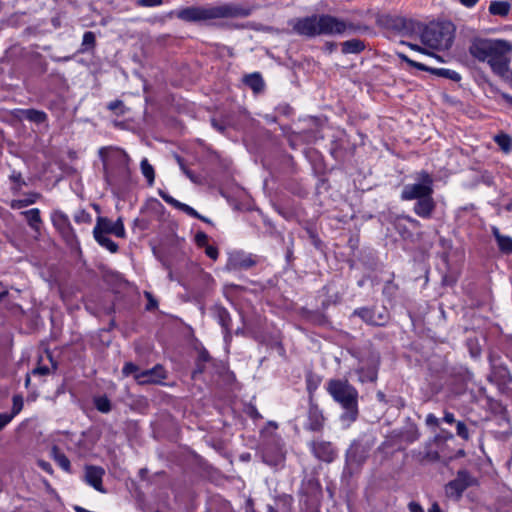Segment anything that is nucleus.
Here are the masks:
<instances>
[{
  "label": "nucleus",
  "instance_id": "nucleus-28",
  "mask_svg": "<svg viewBox=\"0 0 512 512\" xmlns=\"http://www.w3.org/2000/svg\"><path fill=\"white\" fill-rule=\"evenodd\" d=\"M305 383H306V390L308 392V401H315L314 393L318 389V387L321 383V378L312 373H308L305 378Z\"/></svg>",
  "mask_w": 512,
  "mask_h": 512
},
{
  "label": "nucleus",
  "instance_id": "nucleus-59",
  "mask_svg": "<svg viewBox=\"0 0 512 512\" xmlns=\"http://www.w3.org/2000/svg\"><path fill=\"white\" fill-rule=\"evenodd\" d=\"M443 421L448 424H453L456 422L454 414L448 411L444 413Z\"/></svg>",
  "mask_w": 512,
  "mask_h": 512
},
{
  "label": "nucleus",
  "instance_id": "nucleus-10",
  "mask_svg": "<svg viewBox=\"0 0 512 512\" xmlns=\"http://www.w3.org/2000/svg\"><path fill=\"white\" fill-rule=\"evenodd\" d=\"M312 455L319 461L331 463L338 456V450L330 441L322 439L312 440L308 443Z\"/></svg>",
  "mask_w": 512,
  "mask_h": 512
},
{
  "label": "nucleus",
  "instance_id": "nucleus-41",
  "mask_svg": "<svg viewBox=\"0 0 512 512\" xmlns=\"http://www.w3.org/2000/svg\"><path fill=\"white\" fill-rule=\"evenodd\" d=\"M397 56L404 62H406L408 65H410L411 67H414V68H417L421 71H424V70H427L428 69V66H426L425 64L423 63H420V62H416L412 59H410L406 54L404 53H397Z\"/></svg>",
  "mask_w": 512,
  "mask_h": 512
},
{
  "label": "nucleus",
  "instance_id": "nucleus-14",
  "mask_svg": "<svg viewBox=\"0 0 512 512\" xmlns=\"http://www.w3.org/2000/svg\"><path fill=\"white\" fill-rule=\"evenodd\" d=\"M371 445L367 442L354 441L346 452V463L349 466H361L369 456Z\"/></svg>",
  "mask_w": 512,
  "mask_h": 512
},
{
  "label": "nucleus",
  "instance_id": "nucleus-39",
  "mask_svg": "<svg viewBox=\"0 0 512 512\" xmlns=\"http://www.w3.org/2000/svg\"><path fill=\"white\" fill-rule=\"evenodd\" d=\"M74 221L77 224H90L92 222V216L86 210L81 209L74 214Z\"/></svg>",
  "mask_w": 512,
  "mask_h": 512
},
{
  "label": "nucleus",
  "instance_id": "nucleus-40",
  "mask_svg": "<svg viewBox=\"0 0 512 512\" xmlns=\"http://www.w3.org/2000/svg\"><path fill=\"white\" fill-rule=\"evenodd\" d=\"M211 360V357L207 350H202L199 352L198 361H197V369L194 371L196 373H202L204 371L203 363H206Z\"/></svg>",
  "mask_w": 512,
  "mask_h": 512
},
{
  "label": "nucleus",
  "instance_id": "nucleus-20",
  "mask_svg": "<svg viewBox=\"0 0 512 512\" xmlns=\"http://www.w3.org/2000/svg\"><path fill=\"white\" fill-rule=\"evenodd\" d=\"M214 317L217 322L221 325L224 332V340L230 341L231 339V316L228 310L222 306H215L213 309Z\"/></svg>",
  "mask_w": 512,
  "mask_h": 512
},
{
  "label": "nucleus",
  "instance_id": "nucleus-5",
  "mask_svg": "<svg viewBox=\"0 0 512 512\" xmlns=\"http://www.w3.org/2000/svg\"><path fill=\"white\" fill-rule=\"evenodd\" d=\"M452 32L443 26L426 27L422 34L421 40L424 45L433 49H449L453 43Z\"/></svg>",
  "mask_w": 512,
  "mask_h": 512
},
{
  "label": "nucleus",
  "instance_id": "nucleus-12",
  "mask_svg": "<svg viewBox=\"0 0 512 512\" xmlns=\"http://www.w3.org/2000/svg\"><path fill=\"white\" fill-rule=\"evenodd\" d=\"M51 221L55 229L68 244L76 242L77 236L67 214L61 210H54L51 213Z\"/></svg>",
  "mask_w": 512,
  "mask_h": 512
},
{
  "label": "nucleus",
  "instance_id": "nucleus-61",
  "mask_svg": "<svg viewBox=\"0 0 512 512\" xmlns=\"http://www.w3.org/2000/svg\"><path fill=\"white\" fill-rule=\"evenodd\" d=\"M115 156L122 162L126 163L127 162V154L122 151V150H116L115 152Z\"/></svg>",
  "mask_w": 512,
  "mask_h": 512
},
{
  "label": "nucleus",
  "instance_id": "nucleus-53",
  "mask_svg": "<svg viewBox=\"0 0 512 512\" xmlns=\"http://www.w3.org/2000/svg\"><path fill=\"white\" fill-rule=\"evenodd\" d=\"M51 373V369L48 366H37L32 370L33 375L46 376Z\"/></svg>",
  "mask_w": 512,
  "mask_h": 512
},
{
  "label": "nucleus",
  "instance_id": "nucleus-17",
  "mask_svg": "<svg viewBox=\"0 0 512 512\" xmlns=\"http://www.w3.org/2000/svg\"><path fill=\"white\" fill-rule=\"evenodd\" d=\"M262 460L271 467H279L285 460V453L278 444L269 443L262 449Z\"/></svg>",
  "mask_w": 512,
  "mask_h": 512
},
{
  "label": "nucleus",
  "instance_id": "nucleus-47",
  "mask_svg": "<svg viewBox=\"0 0 512 512\" xmlns=\"http://www.w3.org/2000/svg\"><path fill=\"white\" fill-rule=\"evenodd\" d=\"M179 210L183 211L184 213H186L187 215L193 217V218H197V217H200V214L191 206L185 204V203H182L180 204V206L178 207Z\"/></svg>",
  "mask_w": 512,
  "mask_h": 512
},
{
  "label": "nucleus",
  "instance_id": "nucleus-6",
  "mask_svg": "<svg viewBox=\"0 0 512 512\" xmlns=\"http://www.w3.org/2000/svg\"><path fill=\"white\" fill-rule=\"evenodd\" d=\"M356 31V26L348 21L329 14L319 15V36L320 35H344Z\"/></svg>",
  "mask_w": 512,
  "mask_h": 512
},
{
  "label": "nucleus",
  "instance_id": "nucleus-48",
  "mask_svg": "<svg viewBox=\"0 0 512 512\" xmlns=\"http://www.w3.org/2000/svg\"><path fill=\"white\" fill-rule=\"evenodd\" d=\"M159 195L160 197L168 204L172 205L173 207L177 208L180 206L181 202L174 199L172 196H170L169 194L165 193V192H162L160 191L159 192Z\"/></svg>",
  "mask_w": 512,
  "mask_h": 512
},
{
  "label": "nucleus",
  "instance_id": "nucleus-30",
  "mask_svg": "<svg viewBox=\"0 0 512 512\" xmlns=\"http://www.w3.org/2000/svg\"><path fill=\"white\" fill-rule=\"evenodd\" d=\"M95 241L103 248L111 253H116L119 249L117 243L110 239L107 235L93 234Z\"/></svg>",
  "mask_w": 512,
  "mask_h": 512
},
{
  "label": "nucleus",
  "instance_id": "nucleus-55",
  "mask_svg": "<svg viewBox=\"0 0 512 512\" xmlns=\"http://www.w3.org/2000/svg\"><path fill=\"white\" fill-rule=\"evenodd\" d=\"M10 179L17 183L19 186L25 185L24 180L22 179V175L20 172L13 171V173L10 176Z\"/></svg>",
  "mask_w": 512,
  "mask_h": 512
},
{
  "label": "nucleus",
  "instance_id": "nucleus-37",
  "mask_svg": "<svg viewBox=\"0 0 512 512\" xmlns=\"http://www.w3.org/2000/svg\"><path fill=\"white\" fill-rule=\"evenodd\" d=\"M96 37L92 31H86L82 39V51L89 50L95 47Z\"/></svg>",
  "mask_w": 512,
  "mask_h": 512
},
{
  "label": "nucleus",
  "instance_id": "nucleus-51",
  "mask_svg": "<svg viewBox=\"0 0 512 512\" xmlns=\"http://www.w3.org/2000/svg\"><path fill=\"white\" fill-rule=\"evenodd\" d=\"M205 253L212 260H216L219 255L218 249L212 245L205 246Z\"/></svg>",
  "mask_w": 512,
  "mask_h": 512
},
{
  "label": "nucleus",
  "instance_id": "nucleus-15",
  "mask_svg": "<svg viewBox=\"0 0 512 512\" xmlns=\"http://www.w3.org/2000/svg\"><path fill=\"white\" fill-rule=\"evenodd\" d=\"M256 264V260L251 254L243 251H233L228 255L225 269L229 272L238 270H247Z\"/></svg>",
  "mask_w": 512,
  "mask_h": 512
},
{
  "label": "nucleus",
  "instance_id": "nucleus-27",
  "mask_svg": "<svg viewBox=\"0 0 512 512\" xmlns=\"http://www.w3.org/2000/svg\"><path fill=\"white\" fill-rule=\"evenodd\" d=\"M426 71L455 82H459L462 79L461 75L457 71L447 68H432L428 66Z\"/></svg>",
  "mask_w": 512,
  "mask_h": 512
},
{
  "label": "nucleus",
  "instance_id": "nucleus-54",
  "mask_svg": "<svg viewBox=\"0 0 512 512\" xmlns=\"http://www.w3.org/2000/svg\"><path fill=\"white\" fill-rule=\"evenodd\" d=\"M453 437L451 432L442 429L441 432L435 436V440H451Z\"/></svg>",
  "mask_w": 512,
  "mask_h": 512
},
{
  "label": "nucleus",
  "instance_id": "nucleus-42",
  "mask_svg": "<svg viewBox=\"0 0 512 512\" xmlns=\"http://www.w3.org/2000/svg\"><path fill=\"white\" fill-rule=\"evenodd\" d=\"M12 402H13V405H12V410L10 413L15 417L23 409L24 400L21 395H14L12 398Z\"/></svg>",
  "mask_w": 512,
  "mask_h": 512
},
{
  "label": "nucleus",
  "instance_id": "nucleus-46",
  "mask_svg": "<svg viewBox=\"0 0 512 512\" xmlns=\"http://www.w3.org/2000/svg\"><path fill=\"white\" fill-rule=\"evenodd\" d=\"M425 423L429 428L435 431V429L439 427L440 420L433 413H429L426 416Z\"/></svg>",
  "mask_w": 512,
  "mask_h": 512
},
{
  "label": "nucleus",
  "instance_id": "nucleus-18",
  "mask_svg": "<svg viewBox=\"0 0 512 512\" xmlns=\"http://www.w3.org/2000/svg\"><path fill=\"white\" fill-rule=\"evenodd\" d=\"M105 471L103 468L101 467H98V466H86L85 467V475H84V479H85V482L92 486L95 490L101 492V493H105L106 490L104 489L103 485H102V478H103V475H104Z\"/></svg>",
  "mask_w": 512,
  "mask_h": 512
},
{
  "label": "nucleus",
  "instance_id": "nucleus-50",
  "mask_svg": "<svg viewBox=\"0 0 512 512\" xmlns=\"http://www.w3.org/2000/svg\"><path fill=\"white\" fill-rule=\"evenodd\" d=\"M195 242L200 247H205L208 245V235L205 232H198L195 235Z\"/></svg>",
  "mask_w": 512,
  "mask_h": 512
},
{
  "label": "nucleus",
  "instance_id": "nucleus-38",
  "mask_svg": "<svg viewBox=\"0 0 512 512\" xmlns=\"http://www.w3.org/2000/svg\"><path fill=\"white\" fill-rule=\"evenodd\" d=\"M139 373H141L140 368L132 362H126L122 368V374L125 377L133 375L135 380H136V375Z\"/></svg>",
  "mask_w": 512,
  "mask_h": 512
},
{
  "label": "nucleus",
  "instance_id": "nucleus-11",
  "mask_svg": "<svg viewBox=\"0 0 512 512\" xmlns=\"http://www.w3.org/2000/svg\"><path fill=\"white\" fill-rule=\"evenodd\" d=\"M93 234H113L116 237L125 238L126 230L124 227L123 219L119 217L116 221L113 222L107 217L98 216L96 219V225L93 228Z\"/></svg>",
  "mask_w": 512,
  "mask_h": 512
},
{
  "label": "nucleus",
  "instance_id": "nucleus-29",
  "mask_svg": "<svg viewBox=\"0 0 512 512\" xmlns=\"http://www.w3.org/2000/svg\"><path fill=\"white\" fill-rule=\"evenodd\" d=\"M20 113L25 119L37 124L43 123L47 119L45 112L36 109H23L20 110Z\"/></svg>",
  "mask_w": 512,
  "mask_h": 512
},
{
  "label": "nucleus",
  "instance_id": "nucleus-62",
  "mask_svg": "<svg viewBox=\"0 0 512 512\" xmlns=\"http://www.w3.org/2000/svg\"><path fill=\"white\" fill-rule=\"evenodd\" d=\"M39 465H40V467H41L44 471H46V472H48V473H50V474L52 473V467H51V464H50V463L45 462V461H41V462H39Z\"/></svg>",
  "mask_w": 512,
  "mask_h": 512
},
{
  "label": "nucleus",
  "instance_id": "nucleus-25",
  "mask_svg": "<svg viewBox=\"0 0 512 512\" xmlns=\"http://www.w3.org/2000/svg\"><path fill=\"white\" fill-rule=\"evenodd\" d=\"M489 13L494 16L506 17L510 13L511 5L507 1H491L489 5Z\"/></svg>",
  "mask_w": 512,
  "mask_h": 512
},
{
  "label": "nucleus",
  "instance_id": "nucleus-60",
  "mask_svg": "<svg viewBox=\"0 0 512 512\" xmlns=\"http://www.w3.org/2000/svg\"><path fill=\"white\" fill-rule=\"evenodd\" d=\"M463 6L467 7V8H472L474 7L478 2L479 0H458Z\"/></svg>",
  "mask_w": 512,
  "mask_h": 512
},
{
  "label": "nucleus",
  "instance_id": "nucleus-49",
  "mask_svg": "<svg viewBox=\"0 0 512 512\" xmlns=\"http://www.w3.org/2000/svg\"><path fill=\"white\" fill-rule=\"evenodd\" d=\"M136 3L141 7H157L163 4V0H137Z\"/></svg>",
  "mask_w": 512,
  "mask_h": 512
},
{
  "label": "nucleus",
  "instance_id": "nucleus-36",
  "mask_svg": "<svg viewBox=\"0 0 512 512\" xmlns=\"http://www.w3.org/2000/svg\"><path fill=\"white\" fill-rule=\"evenodd\" d=\"M94 405L99 412L108 413L111 411V402L106 396L94 398Z\"/></svg>",
  "mask_w": 512,
  "mask_h": 512
},
{
  "label": "nucleus",
  "instance_id": "nucleus-24",
  "mask_svg": "<svg viewBox=\"0 0 512 512\" xmlns=\"http://www.w3.org/2000/svg\"><path fill=\"white\" fill-rule=\"evenodd\" d=\"M27 221L29 227L35 231L36 233H40V228L42 224V219L40 215V210L38 208H32L26 211L21 212Z\"/></svg>",
  "mask_w": 512,
  "mask_h": 512
},
{
  "label": "nucleus",
  "instance_id": "nucleus-44",
  "mask_svg": "<svg viewBox=\"0 0 512 512\" xmlns=\"http://www.w3.org/2000/svg\"><path fill=\"white\" fill-rule=\"evenodd\" d=\"M108 109L115 112L118 115H123L125 112L124 104L121 100H114L108 104Z\"/></svg>",
  "mask_w": 512,
  "mask_h": 512
},
{
  "label": "nucleus",
  "instance_id": "nucleus-26",
  "mask_svg": "<svg viewBox=\"0 0 512 512\" xmlns=\"http://www.w3.org/2000/svg\"><path fill=\"white\" fill-rule=\"evenodd\" d=\"M365 49V44L360 39H350L342 43L343 54H358Z\"/></svg>",
  "mask_w": 512,
  "mask_h": 512
},
{
  "label": "nucleus",
  "instance_id": "nucleus-32",
  "mask_svg": "<svg viewBox=\"0 0 512 512\" xmlns=\"http://www.w3.org/2000/svg\"><path fill=\"white\" fill-rule=\"evenodd\" d=\"M140 168L143 176L146 178L148 184L151 186L155 180V172L153 166L149 163L147 158H143L140 163Z\"/></svg>",
  "mask_w": 512,
  "mask_h": 512
},
{
  "label": "nucleus",
  "instance_id": "nucleus-31",
  "mask_svg": "<svg viewBox=\"0 0 512 512\" xmlns=\"http://www.w3.org/2000/svg\"><path fill=\"white\" fill-rule=\"evenodd\" d=\"M52 453L54 460L59 465V467H61L66 472H70L71 463L67 456L64 453H62L57 447H53Z\"/></svg>",
  "mask_w": 512,
  "mask_h": 512
},
{
  "label": "nucleus",
  "instance_id": "nucleus-2",
  "mask_svg": "<svg viewBox=\"0 0 512 512\" xmlns=\"http://www.w3.org/2000/svg\"><path fill=\"white\" fill-rule=\"evenodd\" d=\"M510 43L502 39L473 38L469 54L479 62H486L493 73H502L506 67V57L511 52Z\"/></svg>",
  "mask_w": 512,
  "mask_h": 512
},
{
  "label": "nucleus",
  "instance_id": "nucleus-9",
  "mask_svg": "<svg viewBox=\"0 0 512 512\" xmlns=\"http://www.w3.org/2000/svg\"><path fill=\"white\" fill-rule=\"evenodd\" d=\"M352 316L359 317L363 322L371 326H384L389 321V312L386 308L380 310L376 307H360L352 312Z\"/></svg>",
  "mask_w": 512,
  "mask_h": 512
},
{
  "label": "nucleus",
  "instance_id": "nucleus-19",
  "mask_svg": "<svg viewBox=\"0 0 512 512\" xmlns=\"http://www.w3.org/2000/svg\"><path fill=\"white\" fill-rule=\"evenodd\" d=\"M435 209L436 202L433 199L432 195H429L424 198L416 200L413 207V212L423 219H430L432 218Z\"/></svg>",
  "mask_w": 512,
  "mask_h": 512
},
{
  "label": "nucleus",
  "instance_id": "nucleus-57",
  "mask_svg": "<svg viewBox=\"0 0 512 512\" xmlns=\"http://www.w3.org/2000/svg\"><path fill=\"white\" fill-rule=\"evenodd\" d=\"M408 509L410 512H424L422 506L415 502V501H411L409 504H408Z\"/></svg>",
  "mask_w": 512,
  "mask_h": 512
},
{
  "label": "nucleus",
  "instance_id": "nucleus-52",
  "mask_svg": "<svg viewBox=\"0 0 512 512\" xmlns=\"http://www.w3.org/2000/svg\"><path fill=\"white\" fill-rule=\"evenodd\" d=\"M14 416L11 413H1L0 414V430H2L6 425H8Z\"/></svg>",
  "mask_w": 512,
  "mask_h": 512
},
{
  "label": "nucleus",
  "instance_id": "nucleus-16",
  "mask_svg": "<svg viewBox=\"0 0 512 512\" xmlns=\"http://www.w3.org/2000/svg\"><path fill=\"white\" fill-rule=\"evenodd\" d=\"M166 378L167 372L165 368L157 364L151 369L141 370V373L136 375V382L139 385L162 384Z\"/></svg>",
  "mask_w": 512,
  "mask_h": 512
},
{
  "label": "nucleus",
  "instance_id": "nucleus-1",
  "mask_svg": "<svg viewBox=\"0 0 512 512\" xmlns=\"http://www.w3.org/2000/svg\"><path fill=\"white\" fill-rule=\"evenodd\" d=\"M252 13L250 7H244L233 3L221 5L189 6L181 8L175 12H170V16L175 15L178 19L189 23L209 22L215 19L248 17Z\"/></svg>",
  "mask_w": 512,
  "mask_h": 512
},
{
  "label": "nucleus",
  "instance_id": "nucleus-34",
  "mask_svg": "<svg viewBox=\"0 0 512 512\" xmlns=\"http://www.w3.org/2000/svg\"><path fill=\"white\" fill-rule=\"evenodd\" d=\"M415 22L411 19L399 18L396 27L402 31L404 35L412 34L415 31Z\"/></svg>",
  "mask_w": 512,
  "mask_h": 512
},
{
  "label": "nucleus",
  "instance_id": "nucleus-43",
  "mask_svg": "<svg viewBox=\"0 0 512 512\" xmlns=\"http://www.w3.org/2000/svg\"><path fill=\"white\" fill-rule=\"evenodd\" d=\"M456 432L457 435L464 440H468L470 438L468 428L466 424L462 421L456 422Z\"/></svg>",
  "mask_w": 512,
  "mask_h": 512
},
{
  "label": "nucleus",
  "instance_id": "nucleus-23",
  "mask_svg": "<svg viewBox=\"0 0 512 512\" xmlns=\"http://www.w3.org/2000/svg\"><path fill=\"white\" fill-rule=\"evenodd\" d=\"M243 83L248 86L254 93H260L264 90L265 83L259 72L247 74L243 78Z\"/></svg>",
  "mask_w": 512,
  "mask_h": 512
},
{
  "label": "nucleus",
  "instance_id": "nucleus-3",
  "mask_svg": "<svg viewBox=\"0 0 512 512\" xmlns=\"http://www.w3.org/2000/svg\"><path fill=\"white\" fill-rule=\"evenodd\" d=\"M326 390L342 409L339 420L344 428L350 427L359 416V392L347 379H330Z\"/></svg>",
  "mask_w": 512,
  "mask_h": 512
},
{
  "label": "nucleus",
  "instance_id": "nucleus-7",
  "mask_svg": "<svg viewBox=\"0 0 512 512\" xmlns=\"http://www.w3.org/2000/svg\"><path fill=\"white\" fill-rule=\"evenodd\" d=\"M477 484V479L466 469L457 472L456 477L445 485L448 498L459 500L464 491Z\"/></svg>",
  "mask_w": 512,
  "mask_h": 512
},
{
  "label": "nucleus",
  "instance_id": "nucleus-64",
  "mask_svg": "<svg viewBox=\"0 0 512 512\" xmlns=\"http://www.w3.org/2000/svg\"><path fill=\"white\" fill-rule=\"evenodd\" d=\"M428 512H442L439 504L437 502H434L431 507L429 508Z\"/></svg>",
  "mask_w": 512,
  "mask_h": 512
},
{
  "label": "nucleus",
  "instance_id": "nucleus-13",
  "mask_svg": "<svg viewBox=\"0 0 512 512\" xmlns=\"http://www.w3.org/2000/svg\"><path fill=\"white\" fill-rule=\"evenodd\" d=\"M326 418L323 410L315 401H308L306 419L303 428L310 432H321L324 429Z\"/></svg>",
  "mask_w": 512,
  "mask_h": 512
},
{
  "label": "nucleus",
  "instance_id": "nucleus-22",
  "mask_svg": "<svg viewBox=\"0 0 512 512\" xmlns=\"http://www.w3.org/2000/svg\"><path fill=\"white\" fill-rule=\"evenodd\" d=\"M491 233L494 236L498 249L503 254L512 255V237L501 234L496 226L491 227Z\"/></svg>",
  "mask_w": 512,
  "mask_h": 512
},
{
  "label": "nucleus",
  "instance_id": "nucleus-45",
  "mask_svg": "<svg viewBox=\"0 0 512 512\" xmlns=\"http://www.w3.org/2000/svg\"><path fill=\"white\" fill-rule=\"evenodd\" d=\"M509 64H510V58L509 55L506 57V67L505 71L502 73H495L499 77H501L504 81L508 82L510 85H512V71L509 70Z\"/></svg>",
  "mask_w": 512,
  "mask_h": 512
},
{
  "label": "nucleus",
  "instance_id": "nucleus-58",
  "mask_svg": "<svg viewBox=\"0 0 512 512\" xmlns=\"http://www.w3.org/2000/svg\"><path fill=\"white\" fill-rule=\"evenodd\" d=\"M189 179L191 182L193 183H200L201 180H200V177L198 175H196L193 171L191 170H185V173H184Z\"/></svg>",
  "mask_w": 512,
  "mask_h": 512
},
{
  "label": "nucleus",
  "instance_id": "nucleus-4",
  "mask_svg": "<svg viewBox=\"0 0 512 512\" xmlns=\"http://www.w3.org/2000/svg\"><path fill=\"white\" fill-rule=\"evenodd\" d=\"M417 180V183L407 184L403 187L400 195L401 200H417L433 195V178L427 171L418 172Z\"/></svg>",
  "mask_w": 512,
  "mask_h": 512
},
{
  "label": "nucleus",
  "instance_id": "nucleus-35",
  "mask_svg": "<svg viewBox=\"0 0 512 512\" xmlns=\"http://www.w3.org/2000/svg\"><path fill=\"white\" fill-rule=\"evenodd\" d=\"M39 197H40V194L33 193L25 199L13 200L11 203V207L13 209H21V208L27 207L31 204H34Z\"/></svg>",
  "mask_w": 512,
  "mask_h": 512
},
{
  "label": "nucleus",
  "instance_id": "nucleus-56",
  "mask_svg": "<svg viewBox=\"0 0 512 512\" xmlns=\"http://www.w3.org/2000/svg\"><path fill=\"white\" fill-rule=\"evenodd\" d=\"M404 220H406L413 228H419L421 227V223L419 220L409 216V215H406V216H403L402 217Z\"/></svg>",
  "mask_w": 512,
  "mask_h": 512
},
{
  "label": "nucleus",
  "instance_id": "nucleus-21",
  "mask_svg": "<svg viewBox=\"0 0 512 512\" xmlns=\"http://www.w3.org/2000/svg\"><path fill=\"white\" fill-rule=\"evenodd\" d=\"M378 366L379 362H374L368 366H362L356 370L358 374V380L361 383L371 382L374 383L378 378Z\"/></svg>",
  "mask_w": 512,
  "mask_h": 512
},
{
  "label": "nucleus",
  "instance_id": "nucleus-33",
  "mask_svg": "<svg viewBox=\"0 0 512 512\" xmlns=\"http://www.w3.org/2000/svg\"><path fill=\"white\" fill-rule=\"evenodd\" d=\"M494 141L505 153H509L511 151L512 138L508 134H497L494 136Z\"/></svg>",
  "mask_w": 512,
  "mask_h": 512
},
{
  "label": "nucleus",
  "instance_id": "nucleus-8",
  "mask_svg": "<svg viewBox=\"0 0 512 512\" xmlns=\"http://www.w3.org/2000/svg\"><path fill=\"white\" fill-rule=\"evenodd\" d=\"M288 25L292 28L293 33L299 36L307 38L319 36L318 14L291 19L289 20Z\"/></svg>",
  "mask_w": 512,
  "mask_h": 512
},
{
  "label": "nucleus",
  "instance_id": "nucleus-63",
  "mask_svg": "<svg viewBox=\"0 0 512 512\" xmlns=\"http://www.w3.org/2000/svg\"><path fill=\"white\" fill-rule=\"evenodd\" d=\"M376 398H377V400H378L380 403H384V404H386V403H387L386 395H385V393H384V392H382V391H378V392L376 393Z\"/></svg>",
  "mask_w": 512,
  "mask_h": 512
}]
</instances>
